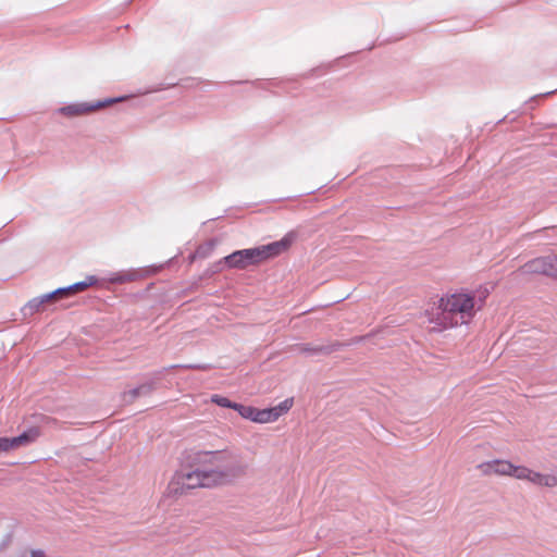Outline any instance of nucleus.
Wrapping results in <instances>:
<instances>
[{
	"label": "nucleus",
	"mask_w": 557,
	"mask_h": 557,
	"mask_svg": "<svg viewBox=\"0 0 557 557\" xmlns=\"http://www.w3.org/2000/svg\"><path fill=\"white\" fill-rule=\"evenodd\" d=\"M225 451H199L196 460L199 466L190 472H177L169 483V492L185 494L196 487H210L228 480L235 468L226 462Z\"/></svg>",
	"instance_id": "1"
},
{
	"label": "nucleus",
	"mask_w": 557,
	"mask_h": 557,
	"mask_svg": "<svg viewBox=\"0 0 557 557\" xmlns=\"http://www.w3.org/2000/svg\"><path fill=\"white\" fill-rule=\"evenodd\" d=\"M487 296V290L479 292L478 300L467 293H455L442 297L437 307L429 313L433 331L467 324L471 321L476 310L481 309Z\"/></svg>",
	"instance_id": "2"
},
{
	"label": "nucleus",
	"mask_w": 557,
	"mask_h": 557,
	"mask_svg": "<svg viewBox=\"0 0 557 557\" xmlns=\"http://www.w3.org/2000/svg\"><path fill=\"white\" fill-rule=\"evenodd\" d=\"M294 239L293 234H287L281 240L253 248L236 250L224 257L215 264V271L221 270L224 264L230 269H246L250 265H257L270 258L276 257L288 249Z\"/></svg>",
	"instance_id": "3"
},
{
	"label": "nucleus",
	"mask_w": 557,
	"mask_h": 557,
	"mask_svg": "<svg viewBox=\"0 0 557 557\" xmlns=\"http://www.w3.org/2000/svg\"><path fill=\"white\" fill-rule=\"evenodd\" d=\"M124 99L125 97H116L106 98L94 102H74L59 108L57 112L67 117H75L79 115H86L96 110L103 109L111 104L124 101Z\"/></svg>",
	"instance_id": "4"
},
{
	"label": "nucleus",
	"mask_w": 557,
	"mask_h": 557,
	"mask_svg": "<svg viewBox=\"0 0 557 557\" xmlns=\"http://www.w3.org/2000/svg\"><path fill=\"white\" fill-rule=\"evenodd\" d=\"M478 468L484 474H497L511 476L513 465L507 460L494 459L491 461L482 462Z\"/></svg>",
	"instance_id": "5"
},
{
	"label": "nucleus",
	"mask_w": 557,
	"mask_h": 557,
	"mask_svg": "<svg viewBox=\"0 0 557 557\" xmlns=\"http://www.w3.org/2000/svg\"><path fill=\"white\" fill-rule=\"evenodd\" d=\"M154 389V382L148 381L143 384H140L137 387H134L132 389H128L123 393V401L126 404L133 403L136 398L140 396L149 395Z\"/></svg>",
	"instance_id": "6"
},
{
	"label": "nucleus",
	"mask_w": 557,
	"mask_h": 557,
	"mask_svg": "<svg viewBox=\"0 0 557 557\" xmlns=\"http://www.w3.org/2000/svg\"><path fill=\"white\" fill-rule=\"evenodd\" d=\"M529 482L537 486L554 487L557 485V476L554 474H544L530 470Z\"/></svg>",
	"instance_id": "7"
},
{
	"label": "nucleus",
	"mask_w": 557,
	"mask_h": 557,
	"mask_svg": "<svg viewBox=\"0 0 557 557\" xmlns=\"http://www.w3.org/2000/svg\"><path fill=\"white\" fill-rule=\"evenodd\" d=\"M98 282L97 277L94 275L87 276L84 281L76 282L70 286L62 287L64 297H67L74 293L83 292L86 288L95 285Z\"/></svg>",
	"instance_id": "8"
},
{
	"label": "nucleus",
	"mask_w": 557,
	"mask_h": 557,
	"mask_svg": "<svg viewBox=\"0 0 557 557\" xmlns=\"http://www.w3.org/2000/svg\"><path fill=\"white\" fill-rule=\"evenodd\" d=\"M37 436V430H29L27 432H23L18 436L10 438L12 449L28 445L29 443L34 442Z\"/></svg>",
	"instance_id": "9"
},
{
	"label": "nucleus",
	"mask_w": 557,
	"mask_h": 557,
	"mask_svg": "<svg viewBox=\"0 0 557 557\" xmlns=\"http://www.w3.org/2000/svg\"><path fill=\"white\" fill-rule=\"evenodd\" d=\"M297 350L306 356H318L330 354L332 351V348L323 345L304 344L299 345L297 347Z\"/></svg>",
	"instance_id": "10"
},
{
	"label": "nucleus",
	"mask_w": 557,
	"mask_h": 557,
	"mask_svg": "<svg viewBox=\"0 0 557 557\" xmlns=\"http://www.w3.org/2000/svg\"><path fill=\"white\" fill-rule=\"evenodd\" d=\"M275 420V412L272 411L271 408L267 409H255L252 422L257 423H269L274 422Z\"/></svg>",
	"instance_id": "11"
},
{
	"label": "nucleus",
	"mask_w": 557,
	"mask_h": 557,
	"mask_svg": "<svg viewBox=\"0 0 557 557\" xmlns=\"http://www.w3.org/2000/svg\"><path fill=\"white\" fill-rule=\"evenodd\" d=\"M545 261H543L542 257L533 259L529 262H527L522 268L521 271L523 273H535V274H544L545 275V269L544 265Z\"/></svg>",
	"instance_id": "12"
},
{
	"label": "nucleus",
	"mask_w": 557,
	"mask_h": 557,
	"mask_svg": "<svg viewBox=\"0 0 557 557\" xmlns=\"http://www.w3.org/2000/svg\"><path fill=\"white\" fill-rule=\"evenodd\" d=\"M44 305L45 302L40 296L35 297L23 307L22 312L24 315H32L38 312Z\"/></svg>",
	"instance_id": "13"
},
{
	"label": "nucleus",
	"mask_w": 557,
	"mask_h": 557,
	"mask_svg": "<svg viewBox=\"0 0 557 557\" xmlns=\"http://www.w3.org/2000/svg\"><path fill=\"white\" fill-rule=\"evenodd\" d=\"M543 261H545L544 269L545 275L557 277V257L556 256H546L542 257Z\"/></svg>",
	"instance_id": "14"
},
{
	"label": "nucleus",
	"mask_w": 557,
	"mask_h": 557,
	"mask_svg": "<svg viewBox=\"0 0 557 557\" xmlns=\"http://www.w3.org/2000/svg\"><path fill=\"white\" fill-rule=\"evenodd\" d=\"M233 409L236 410L239 413V416L243 417L244 419L252 421L256 409L255 407L235 403Z\"/></svg>",
	"instance_id": "15"
},
{
	"label": "nucleus",
	"mask_w": 557,
	"mask_h": 557,
	"mask_svg": "<svg viewBox=\"0 0 557 557\" xmlns=\"http://www.w3.org/2000/svg\"><path fill=\"white\" fill-rule=\"evenodd\" d=\"M293 406V398H286L281 401L277 406L272 407V411L275 412V420H277L281 416L286 413Z\"/></svg>",
	"instance_id": "16"
},
{
	"label": "nucleus",
	"mask_w": 557,
	"mask_h": 557,
	"mask_svg": "<svg viewBox=\"0 0 557 557\" xmlns=\"http://www.w3.org/2000/svg\"><path fill=\"white\" fill-rule=\"evenodd\" d=\"M530 470L531 469H529L527 467L515 466L513 465L511 476H513V478H516L518 480H525V481H528L529 474H530Z\"/></svg>",
	"instance_id": "17"
},
{
	"label": "nucleus",
	"mask_w": 557,
	"mask_h": 557,
	"mask_svg": "<svg viewBox=\"0 0 557 557\" xmlns=\"http://www.w3.org/2000/svg\"><path fill=\"white\" fill-rule=\"evenodd\" d=\"M211 403L223 407V408H231L233 409V406L235 405L234 401H231L227 397L214 394L211 396Z\"/></svg>",
	"instance_id": "18"
},
{
	"label": "nucleus",
	"mask_w": 557,
	"mask_h": 557,
	"mask_svg": "<svg viewBox=\"0 0 557 557\" xmlns=\"http://www.w3.org/2000/svg\"><path fill=\"white\" fill-rule=\"evenodd\" d=\"M40 297L42 298L44 302L47 304L48 301H51V300H54V299H59V298H63L64 294H63L62 287H60V288H57L53 292L40 295Z\"/></svg>",
	"instance_id": "19"
},
{
	"label": "nucleus",
	"mask_w": 557,
	"mask_h": 557,
	"mask_svg": "<svg viewBox=\"0 0 557 557\" xmlns=\"http://www.w3.org/2000/svg\"><path fill=\"white\" fill-rule=\"evenodd\" d=\"M137 278V273L135 272H128L119 274L117 276L113 277L111 281L114 283H125V282H132Z\"/></svg>",
	"instance_id": "20"
},
{
	"label": "nucleus",
	"mask_w": 557,
	"mask_h": 557,
	"mask_svg": "<svg viewBox=\"0 0 557 557\" xmlns=\"http://www.w3.org/2000/svg\"><path fill=\"white\" fill-rule=\"evenodd\" d=\"M9 450H12L10 438L1 437L0 438V453H7Z\"/></svg>",
	"instance_id": "21"
},
{
	"label": "nucleus",
	"mask_w": 557,
	"mask_h": 557,
	"mask_svg": "<svg viewBox=\"0 0 557 557\" xmlns=\"http://www.w3.org/2000/svg\"><path fill=\"white\" fill-rule=\"evenodd\" d=\"M30 557H46L42 550H33Z\"/></svg>",
	"instance_id": "22"
}]
</instances>
